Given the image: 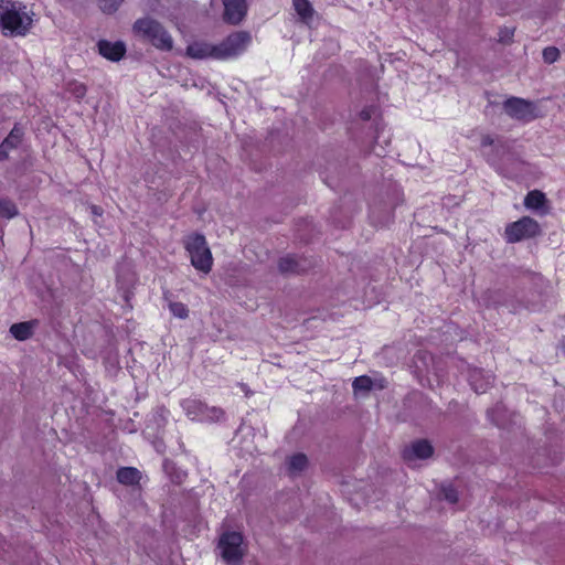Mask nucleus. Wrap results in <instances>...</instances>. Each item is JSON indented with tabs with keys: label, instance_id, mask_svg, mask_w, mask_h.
<instances>
[{
	"label": "nucleus",
	"instance_id": "obj_21",
	"mask_svg": "<svg viewBox=\"0 0 565 565\" xmlns=\"http://www.w3.org/2000/svg\"><path fill=\"white\" fill-rule=\"evenodd\" d=\"M372 386H373V381L367 375L358 376L354 379V381L352 383V387L355 392H358V391L369 392L372 390Z\"/></svg>",
	"mask_w": 565,
	"mask_h": 565
},
{
	"label": "nucleus",
	"instance_id": "obj_12",
	"mask_svg": "<svg viewBox=\"0 0 565 565\" xmlns=\"http://www.w3.org/2000/svg\"><path fill=\"white\" fill-rule=\"evenodd\" d=\"M98 53L108 61L118 62L126 54V45L121 41L110 42L99 40L97 43Z\"/></svg>",
	"mask_w": 565,
	"mask_h": 565
},
{
	"label": "nucleus",
	"instance_id": "obj_20",
	"mask_svg": "<svg viewBox=\"0 0 565 565\" xmlns=\"http://www.w3.org/2000/svg\"><path fill=\"white\" fill-rule=\"evenodd\" d=\"M23 135V129L15 125L3 141L10 149H15L21 143Z\"/></svg>",
	"mask_w": 565,
	"mask_h": 565
},
{
	"label": "nucleus",
	"instance_id": "obj_15",
	"mask_svg": "<svg viewBox=\"0 0 565 565\" xmlns=\"http://www.w3.org/2000/svg\"><path fill=\"white\" fill-rule=\"evenodd\" d=\"M292 7L300 21L309 24L315 15V9L309 0H291Z\"/></svg>",
	"mask_w": 565,
	"mask_h": 565
},
{
	"label": "nucleus",
	"instance_id": "obj_30",
	"mask_svg": "<svg viewBox=\"0 0 565 565\" xmlns=\"http://www.w3.org/2000/svg\"><path fill=\"white\" fill-rule=\"evenodd\" d=\"M494 143V138L491 135H483L481 137V147H490Z\"/></svg>",
	"mask_w": 565,
	"mask_h": 565
},
{
	"label": "nucleus",
	"instance_id": "obj_13",
	"mask_svg": "<svg viewBox=\"0 0 565 565\" xmlns=\"http://www.w3.org/2000/svg\"><path fill=\"white\" fill-rule=\"evenodd\" d=\"M302 259L297 258L296 256L288 255L279 259L278 268L284 274L305 273L308 269V267L302 265Z\"/></svg>",
	"mask_w": 565,
	"mask_h": 565
},
{
	"label": "nucleus",
	"instance_id": "obj_28",
	"mask_svg": "<svg viewBox=\"0 0 565 565\" xmlns=\"http://www.w3.org/2000/svg\"><path fill=\"white\" fill-rule=\"evenodd\" d=\"M374 113L373 107H364L360 113L359 117L363 121H369L372 118V115Z\"/></svg>",
	"mask_w": 565,
	"mask_h": 565
},
{
	"label": "nucleus",
	"instance_id": "obj_5",
	"mask_svg": "<svg viewBox=\"0 0 565 565\" xmlns=\"http://www.w3.org/2000/svg\"><path fill=\"white\" fill-rule=\"evenodd\" d=\"M541 232V226L536 220L531 216H522L518 221L507 224L504 239L509 244H515L524 239L535 238Z\"/></svg>",
	"mask_w": 565,
	"mask_h": 565
},
{
	"label": "nucleus",
	"instance_id": "obj_7",
	"mask_svg": "<svg viewBox=\"0 0 565 565\" xmlns=\"http://www.w3.org/2000/svg\"><path fill=\"white\" fill-rule=\"evenodd\" d=\"M508 116L523 122H530L540 117L535 103L521 97H509L503 103Z\"/></svg>",
	"mask_w": 565,
	"mask_h": 565
},
{
	"label": "nucleus",
	"instance_id": "obj_24",
	"mask_svg": "<svg viewBox=\"0 0 565 565\" xmlns=\"http://www.w3.org/2000/svg\"><path fill=\"white\" fill-rule=\"evenodd\" d=\"M68 90L72 93L74 97L77 99H82L85 97L87 93V88L84 84L78 82H72L68 84Z\"/></svg>",
	"mask_w": 565,
	"mask_h": 565
},
{
	"label": "nucleus",
	"instance_id": "obj_14",
	"mask_svg": "<svg viewBox=\"0 0 565 565\" xmlns=\"http://www.w3.org/2000/svg\"><path fill=\"white\" fill-rule=\"evenodd\" d=\"M116 478L124 486H136L141 480V472L135 467H121L117 470Z\"/></svg>",
	"mask_w": 565,
	"mask_h": 565
},
{
	"label": "nucleus",
	"instance_id": "obj_31",
	"mask_svg": "<svg viewBox=\"0 0 565 565\" xmlns=\"http://www.w3.org/2000/svg\"><path fill=\"white\" fill-rule=\"evenodd\" d=\"M92 212L96 215H100L102 214V209L97 205H93L92 206Z\"/></svg>",
	"mask_w": 565,
	"mask_h": 565
},
{
	"label": "nucleus",
	"instance_id": "obj_17",
	"mask_svg": "<svg viewBox=\"0 0 565 565\" xmlns=\"http://www.w3.org/2000/svg\"><path fill=\"white\" fill-rule=\"evenodd\" d=\"M547 204L545 193L540 190H532L527 192L524 198V205L530 210H541Z\"/></svg>",
	"mask_w": 565,
	"mask_h": 565
},
{
	"label": "nucleus",
	"instance_id": "obj_8",
	"mask_svg": "<svg viewBox=\"0 0 565 565\" xmlns=\"http://www.w3.org/2000/svg\"><path fill=\"white\" fill-rule=\"evenodd\" d=\"M243 535L239 532H225L220 537L218 547L225 562L236 564L243 559Z\"/></svg>",
	"mask_w": 565,
	"mask_h": 565
},
{
	"label": "nucleus",
	"instance_id": "obj_23",
	"mask_svg": "<svg viewBox=\"0 0 565 565\" xmlns=\"http://www.w3.org/2000/svg\"><path fill=\"white\" fill-rule=\"evenodd\" d=\"M104 13L111 14L118 10L124 0H97Z\"/></svg>",
	"mask_w": 565,
	"mask_h": 565
},
{
	"label": "nucleus",
	"instance_id": "obj_6",
	"mask_svg": "<svg viewBox=\"0 0 565 565\" xmlns=\"http://www.w3.org/2000/svg\"><path fill=\"white\" fill-rule=\"evenodd\" d=\"M252 43L248 31H234L217 44L218 61L235 58L242 55Z\"/></svg>",
	"mask_w": 565,
	"mask_h": 565
},
{
	"label": "nucleus",
	"instance_id": "obj_18",
	"mask_svg": "<svg viewBox=\"0 0 565 565\" xmlns=\"http://www.w3.org/2000/svg\"><path fill=\"white\" fill-rule=\"evenodd\" d=\"M308 466V458L305 454L298 452L292 455L288 460V470L290 473L301 472Z\"/></svg>",
	"mask_w": 565,
	"mask_h": 565
},
{
	"label": "nucleus",
	"instance_id": "obj_27",
	"mask_svg": "<svg viewBox=\"0 0 565 565\" xmlns=\"http://www.w3.org/2000/svg\"><path fill=\"white\" fill-rule=\"evenodd\" d=\"M513 35H514V29L503 28L499 32V42L509 43L510 41H512Z\"/></svg>",
	"mask_w": 565,
	"mask_h": 565
},
{
	"label": "nucleus",
	"instance_id": "obj_22",
	"mask_svg": "<svg viewBox=\"0 0 565 565\" xmlns=\"http://www.w3.org/2000/svg\"><path fill=\"white\" fill-rule=\"evenodd\" d=\"M169 309L177 318L186 319L189 317V308L183 302L172 301L169 303Z\"/></svg>",
	"mask_w": 565,
	"mask_h": 565
},
{
	"label": "nucleus",
	"instance_id": "obj_10",
	"mask_svg": "<svg viewBox=\"0 0 565 565\" xmlns=\"http://www.w3.org/2000/svg\"><path fill=\"white\" fill-rule=\"evenodd\" d=\"M185 54L193 60L213 58L218 61L217 44L206 41H193L186 46Z\"/></svg>",
	"mask_w": 565,
	"mask_h": 565
},
{
	"label": "nucleus",
	"instance_id": "obj_2",
	"mask_svg": "<svg viewBox=\"0 0 565 565\" xmlns=\"http://www.w3.org/2000/svg\"><path fill=\"white\" fill-rule=\"evenodd\" d=\"M184 249L188 252L191 265L203 274H209L213 267L212 252L205 236L200 233H191L183 239Z\"/></svg>",
	"mask_w": 565,
	"mask_h": 565
},
{
	"label": "nucleus",
	"instance_id": "obj_4",
	"mask_svg": "<svg viewBox=\"0 0 565 565\" xmlns=\"http://www.w3.org/2000/svg\"><path fill=\"white\" fill-rule=\"evenodd\" d=\"M181 406L186 417L200 423H217L225 417L223 408L210 406L205 402L198 398L183 399Z\"/></svg>",
	"mask_w": 565,
	"mask_h": 565
},
{
	"label": "nucleus",
	"instance_id": "obj_29",
	"mask_svg": "<svg viewBox=\"0 0 565 565\" xmlns=\"http://www.w3.org/2000/svg\"><path fill=\"white\" fill-rule=\"evenodd\" d=\"M10 150L11 149L9 148V146L4 141H2V143L0 145V161H3L8 158Z\"/></svg>",
	"mask_w": 565,
	"mask_h": 565
},
{
	"label": "nucleus",
	"instance_id": "obj_19",
	"mask_svg": "<svg viewBox=\"0 0 565 565\" xmlns=\"http://www.w3.org/2000/svg\"><path fill=\"white\" fill-rule=\"evenodd\" d=\"M18 214V207L10 199L0 198V216L12 218Z\"/></svg>",
	"mask_w": 565,
	"mask_h": 565
},
{
	"label": "nucleus",
	"instance_id": "obj_16",
	"mask_svg": "<svg viewBox=\"0 0 565 565\" xmlns=\"http://www.w3.org/2000/svg\"><path fill=\"white\" fill-rule=\"evenodd\" d=\"M34 321H24L13 323L10 327V333L19 341H25L33 334Z\"/></svg>",
	"mask_w": 565,
	"mask_h": 565
},
{
	"label": "nucleus",
	"instance_id": "obj_26",
	"mask_svg": "<svg viewBox=\"0 0 565 565\" xmlns=\"http://www.w3.org/2000/svg\"><path fill=\"white\" fill-rule=\"evenodd\" d=\"M444 498L450 503L458 502V492L452 486H447L443 488Z\"/></svg>",
	"mask_w": 565,
	"mask_h": 565
},
{
	"label": "nucleus",
	"instance_id": "obj_25",
	"mask_svg": "<svg viewBox=\"0 0 565 565\" xmlns=\"http://www.w3.org/2000/svg\"><path fill=\"white\" fill-rule=\"evenodd\" d=\"M559 57V51L555 46H548L543 50V58L546 63L552 64Z\"/></svg>",
	"mask_w": 565,
	"mask_h": 565
},
{
	"label": "nucleus",
	"instance_id": "obj_1",
	"mask_svg": "<svg viewBox=\"0 0 565 565\" xmlns=\"http://www.w3.org/2000/svg\"><path fill=\"white\" fill-rule=\"evenodd\" d=\"M134 33L141 40L149 42L160 51H171L173 39L167 29L157 20L151 18H140L132 25Z\"/></svg>",
	"mask_w": 565,
	"mask_h": 565
},
{
	"label": "nucleus",
	"instance_id": "obj_9",
	"mask_svg": "<svg viewBox=\"0 0 565 565\" xmlns=\"http://www.w3.org/2000/svg\"><path fill=\"white\" fill-rule=\"evenodd\" d=\"M223 20L228 24L241 23L247 14V0H223Z\"/></svg>",
	"mask_w": 565,
	"mask_h": 565
},
{
	"label": "nucleus",
	"instance_id": "obj_3",
	"mask_svg": "<svg viewBox=\"0 0 565 565\" xmlns=\"http://www.w3.org/2000/svg\"><path fill=\"white\" fill-rule=\"evenodd\" d=\"M0 25L3 33L10 35H25L30 23L23 22V13L17 2L0 0Z\"/></svg>",
	"mask_w": 565,
	"mask_h": 565
},
{
	"label": "nucleus",
	"instance_id": "obj_11",
	"mask_svg": "<svg viewBox=\"0 0 565 565\" xmlns=\"http://www.w3.org/2000/svg\"><path fill=\"white\" fill-rule=\"evenodd\" d=\"M434 454V448L431 444L426 439H419L414 441L411 447L404 448L402 451V457L405 461H411L415 458L417 459H427L430 458Z\"/></svg>",
	"mask_w": 565,
	"mask_h": 565
}]
</instances>
